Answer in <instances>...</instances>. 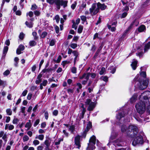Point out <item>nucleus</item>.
Wrapping results in <instances>:
<instances>
[{"mask_svg": "<svg viewBox=\"0 0 150 150\" xmlns=\"http://www.w3.org/2000/svg\"><path fill=\"white\" fill-rule=\"evenodd\" d=\"M7 135L6 134H4L2 137V139L4 140V142H5V143L4 144V145H5V144L6 143V142H7Z\"/></svg>", "mask_w": 150, "mask_h": 150, "instance_id": "obj_34", "label": "nucleus"}, {"mask_svg": "<svg viewBox=\"0 0 150 150\" xmlns=\"http://www.w3.org/2000/svg\"><path fill=\"white\" fill-rule=\"evenodd\" d=\"M149 104H148V105H147V111L149 112L150 113V96H149Z\"/></svg>", "mask_w": 150, "mask_h": 150, "instance_id": "obj_43", "label": "nucleus"}, {"mask_svg": "<svg viewBox=\"0 0 150 150\" xmlns=\"http://www.w3.org/2000/svg\"><path fill=\"white\" fill-rule=\"evenodd\" d=\"M81 136L79 135H76L74 138V144L76 148L79 149L81 147Z\"/></svg>", "mask_w": 150, "mask_h": 150, "instance_id": "obj_10", "label": "nucleus"}, {"mask_svg": "<svg viewBox=\"0 0 150 150\" xmlns=\"http://www.w3.org/2000/svg\"><path fill=\"white\" fill-rule=\"evenodd\" d=\"M100 79L106 82L108 81V77L105 76H101L100 78Z\"/></svg>", "mask_w": 150, "mask_h": 150, "instance_id": "obj_27", "label": "nucleus"}, {"mask_svg": "<svg viewBox=\"0 0 150 150\" xmlns=\"http://www.w3.org/2000/svg\"><path fill=\"white\" fill-rule=\"evenodd\" d=\"M97 6L98 7V9L99 11V9H100L101 10H105L106 7V6L104 4H102L100 3L99 2L97 4Z\"/></svg>", "mask_w": 150, "mask_h": 150, "instance_id": "obj_14", "label": "nucleus"}, {"mask_svg": "<svg viewBox=\"0 0 150 150\" xmlns=\"http://www.w3.org/2000/svg\"><path fill=\"white\" fill-rule=\"evenodd\" d=\"M81 20L83 21H85L86 20V17L84 16H80Z\"/></svg>", "mask_w": 150, "mask_h": 150, "instance_id": "obj_61", "label": "nucleus"}, {"mask_svg": "<svg viewBox=\"0 0 150 150\" xmlns=\"http://www.w3.org/2000/svg\"><path fill=\"white\" fill-rule=\"evenodd\" d=\"M92 124L91 122H89L87 125L86 129L85 130H86L87 131H88L89 129L92 127Z\"/></svg>", "mask_w": 150, "mask_h": 150, "instance_id": "obj_32", "label": "nucleus"}, {"mask_svg": "<svg viewBox=\"0 0 150 150\" xmlns=\"http://www.w3.org/2000/svg\"><path fill=\"white\" fill-rule=\"evenodd\" d=\"M141 49L140 50H139L138 52L136 53V55L139 56V58L142 57L143 54V52H142L143 49H142V51H141Z\"/></svg>", "mask_w": 150, "mask_h": 150, "instance_id": "obj_22", "label": "nucleus"}, {"mask_svg": "<svg viewBox=\"0 0 150 150\" xmlns=\"http://www.w3.org/2000/svg\"><path fill=\"white\" fill-rule=\"evenodd\" d=\"M150 41L145 46L144 49V51L145 52H146L147 50L150 49Z\"/></svg>", "mask_w": 150, "mask_h": 150, "instance_id": "obj_23", "label": "nucleus"}, {"mask_svg": "<svg viewBox=\"0 0 150 150\" xmlns=\"http://www.w3.org/2000/svg\"><path fill=\"white\" fill-rule=\"evenodd\" d=\"M72 53L74 55L75 57H78L79 55V53L78 52L76 51H74L72 52Z\"/></svg>", "mask_w": 150, "mask_h": 150, "instance_id": "obj_62", "label": "nucleus"}, {"mask_svg": "<svg viewBox=\"0 0 150 150\" xmlns=\"http://www.w3.org/2000/svg\"><path fill=\"white\" fill-rule=\"evenodd\" d=\"M10 71L8 70H7L4 71L3 74L4 76H7L10 74Z\"/></svg>", "mask_w": 150, "mask_h": 150, "instance_id": "obj_57", "label": "nucleus"}, {"mask_svg": "<svg viewBox=\"0 0 150 150\" xmlns=\"http://www.w3.org/2000/svg\"><path fill=\"white\" fill-rule=\"evenodd\" d=\"M47 33L46 32H44L42 33L41 37L43 38H44L47 35Z\"/></svg>", "mask_w": 150, "mask_h": 150, "instance_id": "obj_41", "label": "nucleus"}, {"mask_svg": "<svg viewBox=\"0 0 150 150\" xmlns=\"http://www.w3.org/2000/svg\"><path fill=\"white\" fill-rule=\"evenodd\" d=\"M51 141L49 139H46L44 142V144L46 146H50V144Z\"/></svg>", "mask_w": 150, "mask_h": 150, "instance_id": "obj_33", "label": "nucleus"}, {"mask_svg": "<svg viewBox=\"0 0 150 150\" xmlns=\"http://www.w3.org/2000/svg\"><path fill=\"white\" fill-rule=\"evenodd\" d=\"M90 13L92 16L96 15L99 12L98 7L96 4H93L89 9Z\"/></svg>", "mask_w": 150, "mask_h": 150, "instance_id": "obj_7", "label": "nucleus"}, {"mask_svg": "<svg viewBox=\"0 0 150 150\" xmlns=\"http://www.w3.org/2000/svg\"><path fill=\"white\" fill-rule=\"evenodd\" d=\"M71 72L73 74H76V68L75 67H73L71 69Z\"/></svg>", "mask_w": 150, "mask_h": 150, "instance_id": "obj_44", "label": "nucleus"}, {"mask_svg": "<svg viewBox=\"0 0 150 150\" xmlns=\"http://www.w3.org/2000/svg\"><path fill=\"white\" fill-rule=\"evenodd\" d=\"M5 45H6V46H8L10 45V41L9 39H7L5 41Z\"/></svg>", "mask_w": 150, "mask_h": 150, "instance_id": "obj_64", "label": "nucleus"}, {"mask_svg": "<svg viewBox=\"0 0 150 150\" xmlns=\"http://www.w3.org/2000/svg\"><path fill=\"white\" fill-rule=\"evenodd\" d=\"M85 103L86 105H89L87 110L89 111L92 110L95 107L96 104L94 102H91V100L89 99H86Z\"/></svg>", "mask_w": 150, "mask_h": 150, "instance_id": "obj_9", "label": "nucleus"}, {"mask_svg": "<svg viewBox=\"0 0 150 150\" xmlns=\"http://www.w3.org/2000/svg\"><path fill=\"white\" fill-rule=\"evenodd\" d=\"M56 33L57 34L59 32V28L58 26L55 25L54 27Z\"/></svg>", "mask_w": 150, "mask_h": 150, "instance_id": "obj_60", "label": "nucleus"}, {"mask_svg": "<svg viewBox=\"0 0 150 150\" xmlns=\"http://www.w3.org/2000/svg\"><path fill=\"white\" fill-rule=\"evenodd\" d=\"M33 142V144L35 146H36L37 145H38L40 143L39 141L38 140L36 139L34 140Z\"/></svg>", "mask_w": 150, "mask_h": 150, "instance_id": "obj_51", "label": "nucleus"}, {"mask_svg": "<svg viewBox=\"0 0 150 150\" xmlns=\"http://www.w3.org/2000/svg\"><path fill=\"white\" fill-rule=\"evenodd\" d=\"M14 128V126L13 125L9 124L8 125V130H13Z\"/></svg>", "mask_w": 150, "mask_h": 150, "instance_id": "obj_58", "label": "nucleus"}, {"mask_svg": "<svg viewBox=\"0 0 150 150\" xmlns=\"http://www.w3.org/2000/svg\"><path fill=\"white\" fill-rule=\"evenodd\" d=\"M100 33L99 32L98 33H96L94 35L93 39L95 40L96 38H98L100 39V38L99 37L98 35H100Z\"/></svg>", "mask_w": 150, "mask_h": 150, "instance_id": "obj_36", "label": "nucleus"}, {"mask_svg": "<svg viewBox=\"0 0 150 150\" xmlns=\"http://www.w3.org/2000/svg\"><path fill=\"white\" fill-rule=\"evenodd\" d=\"M150 92L146 91L141 93L139 96V101L135 105V108L138 112L140 114L143 113L145 110L146 105L149 104V96Z\"/></svg>", "mask_w": 150, "mask_h": 150, "instance_id": "obj_2", "label": "nucleus"}, {"mask_svg": "<svg viewBox=\"0 0 150 150\" xmlns=\"http://www.w3.org/2000/svg\"><path fill=\"white\" fill-rule=\"evenodd\" d=\"M86 2L83 1L81 7L82 8H85L86 6Z\"/></svg>", "mask_w": 150, "mask_h": 150, "instance_id": "obj_63", "label": "nucleus"}, {"mask_svg": "<svg viewBox=\"0 0 150 150\" xmlns=\"http://www.w3.org/2000/svg\"><path fill=\"white\" fill-rule=\"evenodd\" d=\"M114 134L113 133H112V134L110 139V142L107 144L108 146H109L110 144V143L112 142V140L116 138L117 135L116 134H115V135L113 136Z\"/></svg>", "mask_w": 150, "mask_h": 150, "instance_id": "obj_16", "label": "nucleus"}, {"mask_svg": "<svg viewBox=\"0 0 150 150\" xmlns=\"http://www.w3.org/2000/svg\"><path fill=\"white\" fill-rule=\"evenodd\" d=\"M24 49V46L22 45H20L16 50V53L18 54H20L22 53L21 51L23 50Z\"/></svg>", "mask_w": 150, "mask_h": 150, "instance_id": "obj_12", "label": "nucleus"}, {"mask_svg": "<svg viewBox=\"0 0 150 150\" xmlns=\"http://www.w3.org/2000/svg\"><path fill=\"white\" fill-rule=\"evenodd\" d=\"M76 86L78 87L77 88L76 91L77 93H79L80 91L79 89H81L82 88L81 84L80 83H76Z\"/></svg>", "mask_w": 150, "mask_h": 150, "instance_id": "obj_26", "label": "nucleus"}, {"mask_svg": "<svg viewBox=\"0 0 150 150\" xmlns=\"http://www.w3.org/2000/svg\"><path fill=\"white\" fill-rule=\"evenodd\" d=\"M126 110L125 109V108H121L118 113L116 115V118L117 120L119 121L123 117L125 114H126Z\"/></svg>", "mask_w": 150, "mask_h": 150, "instance_id": "obj_8", "label": "nucleus"}, {"mask_svg": "<svg viewBox=\"0 0 150 150\" xmlns=\"http://www.w3.org/2000/svg\"><path fill=\"white\" fill-rule=\"evenodd\" d=\"M80 109V111L81 112V118H83L85 113L86 111V108H83L82 109Z\"/></svg>", "mask_w": 150, "mask_h": 150, "instance_id": "obj_24", "label": "nucleus"}, {"mask_svg": "<svg viewBox=\"0 0 150 150\" xmlns=\"http://www.w3.org/2000/svg\"><path fill=\"white\" fill-rule=\"evenodd\" d=\"M29 16L32 18L33 16V13L32 11H30L29 12L27 13H26V16Z\"/></svg>", "mask_w": 150, "mask_h": 150, "instance_id": "obj_39", "label": "nucleus"}, {"mask_svg": "<svg viewBox=\"0 0 150 150\" xmlns=\"http://www.w3.org/2000/svg\"><path fill=\"white\" fill-rule=\"evenodd\" d=\"M32 35L34 37V39L35 40H37L38 39V37L37 36V33L35 32H33L32 33Z\"/></svg>", "mask_w": 150, "mask_h": 150, "instance_id": "obj_35", "label": "nucleus"}, {"mask_svg": "<svg viewBox=\"0 0 150 150\" xmlns=\"http://www.w3.org/2000/svg\"><path fill=\"white\" fill-rule=\"evenodd\" d=\"M135 21H134L128 27L127 29L125 31L123 34L122 35L121 37V39H123L125 37L129 31L132 28V26L134 25V23Z\"/></svg>", "mask_w": 150, "mask_h": 150, "instance_id": "obj_11", "label": "nucleus"}, {"mask_svg": "<svg viewBox=\"0 0 150 150\" xmlns=\"http://www.w3.org/2000/svg\"><path fill=\"white\" fill-rule=\"evenodd\" d=\"M19 120L17 118H14L13 121V123L14 124H17Z\"/></svg>", "mask_w": 150, "mask_h": 150, "instance_id": "obj_45", "label": "nucleus"}, {"mask_svg": "<svg viewBox=\"0 0 150 150\" xmlns=\"http://www.w3.org/2000/svg\"><path fill=\"white\" fill-rule=\"evenodd\" d=\"M32 96V94L31 93H29L27 96V99L28 100H30L31 99Z\"/></svg>", "mask_w": 150, "mask_h": 150, "instance_id": "obj_59", "label": "nucleus"}, {"mask_svg": "<svg viewBox=\"0 0 150 150\" xmlns=\"http://www.w3.org/2000/svg\"><path fill=\"white\" fill-rule=\"evenodd\" d=\"M40 121V120L39 119H38L36 120L33 126L34 127H36L38 125V124L39 123Z\"/></svg>", "mask_w": 150, "mask_h": 150, "instance_id": "obj_48", "label": "nucleus"}, {"mask_svg": "<svg viewBox=\"0 0 150 150\" xmlns=\"http://www.w3.org/2000/svg\"><path fill=\"white\" fill-rule=\"evenodd\" d=\"M6 113L8 115H12V111L10 109H8L6 110Z\"/></svg>", "mask_w": 150, "mask_h": 150, "instance_id": "obj_38", "label": "nucleus"}, {"mask_svg": "<svg viewBox=\"0 0 150 150\" xmlns=\"http://www.w3.org/2000/svg\"><path fill=\"white\" fill-rule=\"evenodd\" d=\"M62 59V57L60 55H59L57 59L55 61V62L57 63H59Z\"/></svg>", "mask_w": 150, "mask_h": 150, "instance_id": "obj_54", "label": "nucleus"}, {"mask_svg": "<svg viewBox=\"0 0 150 150\" xmlns=\"http://www.w3.org/2000/svg\"><path fill=\"white\" fill-rule=\"evenodd\" d=\"M71 47L74 49L77 47V45L75 43H72L70 45Z\"/></svg>", "mask_w": 150, "mask_h": 150, "instance_id": "obj_53", "label": "nucleus"}, {"mask_svg": "<svg viewBox=\"0 0 150 150\" xmlns=\"http://www.w3.org/2000/svg\"><path fill=\"white\" fill-rule=\"evenodd\" d=\"M108 28L112 32L115 31L116 30V28L115 27H112L111 25H109L108 26Z\"/></svg>", "mask_w": 150, "mask_h": 150, "instance_id": "obj_37", "label": "nucleus"}, {"mask_svg": "<svg viewBox=\"0 0 150 150\" xmlns=\"http://www.w3.org/2000/svg\"><path fill=\"white\" fill-rule=\"evenodd\" d=\"M55 42V40L52 39L51 40L50 42V45L51 46H53L54 45Z\"/></svg>", "mask_w": 150, "mask_h": 150, "instance_id": "obj_50", "label": "nucleus"}, {"mask_svg": "<svg viewBox=\"0 0 150 150\" xmlns=\"http://www.w3.org/2000/svg\"><path fill=\"white\" fill-rule=\"evenodd\" d=\"M138 95L137 94H134L130 98V100L131 103H133L136 101L137 99V97Z\"/></svg>", "mask_w": 150, "mask_h": 150, "instance_id": "obj_17", "label": "nucleus"}, {"mask_svg": "<svg viewBox=\"0 0 150 150\" xmlns=\"http://www.w3.org/2000/svg\"><path fill=\"white\" fill-rule=\"evenodd\" d=\"M89 143L88 144V146L86 150H93L94 149L95 147L94 146L96 144V137L95 136L93 135L91 137L89 141Z\"/></svg>", "mask_w": 150, "mask_h": 150, "instance_id": "obj_5", "label": "nucleus"}, {"mask_svg": "<svg viewBox=\"0 0 150 150\" xmlns=\"http://www.w3.org/2000/svg\"><path fill=\"white\" fill-rule=\"evenodd\" d=\"M24 37V34L23 33H20V35H19V38L21 40H23Z\"/></svg>", "mask_w": 150, "mask_h": 150, "instance_id": "obj_52", "label": "nucleus"}, {"mask_svg": "<svg viewBox=\"0 0 150 150\" xmlns=\"http://www.w3.org/2000/svg\"><path fill=\"white\" fill-rule=\"evenodd\" d=\"M29 139V138L28 137L25 135L24 136L23 138V141L24 142L27 141Z\"/></svg>", "mask_w": 150, "mask_h": 150, "instance_id": "obj_40", "label": "nucleus"}, {"mask_svg": "<svg viewBox=\"0 0 150 150\" xmlns=\"http://www.w3.org/2000/svg\"><path fill=\"white\" fill-rule=\"evenodd\" d=\"M144 132H140L138 135L134 138L133 141L132 145L134 146L142 145L144 143L143 138H144Z\"/></svg>", "mask_w": 150, "mask_h": 150, "instance_id": "obj_4", "label": "nucleus"}, {"mask_svg": "<svg viewBox=\"0 0 150 150\" xmlns=\"http://www.w3.org/2000/svg\"><path fill=\"white\" fill-rule=\"evenodd\" d=\"M54 19L56 20V22L57 23H58L59 21L60 18L58 15H56Z\"/></svg>", "mask_w": 150, "mask_h": 150, "instance_id": "obj_49", "label": "nucleus"}, {"mask_svg": "<svg viewBox=\"0 0 150 150\" xmlns=\"http://www.w3.org/2000/svg\"><path fill=\"white\" fill-rule=\"evenodd\" d=\"M8 47L7 46H5L4 47L3 50V57H5V55H6L8 50Z\"/></svg>", "mask_w": 150, "mask_h": 150, "instance_id": "obj_18", "label": "nucleus"}, {"mask_svg": "<svg viewBox=\"0 0 150 150\" xmlns=\"http://www.w3.org/2000/svg\"><path fill=\"white\" fill-rule=\"evenodd\" d=\"M52 68H48V69H43L42 71V72H43V73H45L46 72H47L48 73H52Z\"/></svg>", "mask_w": 150, "mask_h": 150, "instance_id": "obj_20", "label": "nucleus"}, {"mask_svg": "<svg viewBox=\"0 0 150 150\" xmlns=\"http://www.w3.org/2000/svg\"><path fill=\"white\" fill-rule=\"evenodd\" d=\"M54 3L56 5L57 10H58L60 9V6H63L64 8L67 6V1L60 0H56L54 1Z\"/></svg>", "mask_w": 150, "mask_h": 150, "instance_id": "obj_6", "label": "nucleus"}, {"mask_svg": "<svg viewBox=\"0 0 150 150\" xmlns=\"http://www.w3.org/2000/svg\"><path fill=\"white\" fill-rule=\"evenodd\" d=\"M75 126L74 125L71 126L69 129V131H70L71 133H73L75 130Z\"/></svg>", "mask_w": 150, "mask_h": 150, "instance_id": "obj_29", "label": "nucleus"}, {"mask_svg": "<svg viewBox=\"0 0 150 150\" xmlns=\"http://www.w3.org/2000/svg\"><path fill=\"white\" fill-rule=\"evenodd\" d=\"M63 139H60L57 142H54V144L56 145H59L60 144L61 142L63 141Z\"/></svg>", "mask_w": 150, "mask_h": 150, "instance_id": "obj_47", "label": "nucleus"}, {"mask_svg": "<svg viewBox=\"0 0 150 150\" xmlns=\"http://www.w3.org/2000/svg\"><path fill=\"white\" fill-rule=\"evenodd\" d=\"M122 141V140L120 139H118L117 140H116L115 142L117 143L116 145L118 146H121V144L117 143L118 142H121Z\"/></svg>", "mask_w": 150, "mask_h": 150, "instance_id": "obj_56", "label": "nucleus"}, {"mask_svg": "<svg viewBox=\"0 0 150 150\" xmlns=\"http://www.w3.org/2000/svg\"><path fill=\"white\" fill-rule=\"evenodd\" d=\"M121 130L122 132H126L127 135L131 138L135 137L138 131L137 127L132 125L129 126L128 128L125 125H123L121 126Z\"/></svg>", "mask_w": 150, "mask_h": 150, "instance_id": "obj_3", "label": "nucleus"}, {"mask_svg": "<svg viewBox=\"0 0 150 150\" xmlns=\"http://www.w3.org/2000/svg\"><path fill=\"white\" fill-rule=\"evenodd\" d=\"M146 68L141 67L139 74H137L133 80V82L135 83V86L140 90H144L146 88L149 83V82L144 80V79L146 77Z\"/></svg>", "mask_w": 150, "mask_h": 150, "instance_id": "obj_1", "label": "nucleus"}, {"mask_svg": "<svg viewBox=\"0 0 150 150\" xmlns=\"http://www.w3.org/2000/svg\"><path fill=\"white\" fill-rule=\"evenodd\" d=\"M47 81L46 80H45L43 81L42 83H41V84H42L43 85V86H46L47 85Z\"/></svg>", "mask_w": 150, "mask_h": 150, "instance_id": "obj_55", "label": "nucleus"}, {"mask_svg": "<svg viewBox=\"0 0 150 150\" xmlns=\"http://www.w3.org/2000/svg\"><path fill=\"white\" fill-rule=\"evenodd\" d=\"M28 90H25L22 92V93L21 95V96H25L28 93Z\"/></svg>", "mask_w": 150, "mask_h": 150, "instance_id": "obj_42", "label": "nucleus"}, {"mask_svg": "<svg viewBox=\"0 0 150 150\" xmlns=\"http://www.w3.org/2000/svg\"><path fill=\"white\" fill-rule=\"evenodd\" d=\"M32 126V124L31 123V120H29L28 121V122H27L25 125V127L26 128H28V130H29Z\"/></svg>", "mask_w": 150, "mask_h": 150, "instance_id": "obj_19", "label": "nucleus"}, {"mask_svg": "<svg viewBox=\"0 0 150 150\" xmlns=\"http://www.w3.org/2000/svg\"><path fill=\"white\" fill-rule=\"evenodd\" d=\"M72 23H73L72 28H74L75 30H76L77 28L78 25L76 23L74 20H72Z\"/></svg>", "mask_w": 150, "mask_h": 150, "instance_id": "obj_28", "label": "nucleus"}, {"mask_svg": "<svg viewBox=\"0 0 150 150\" xmlns=\"http://www.w3.org/2000/svg\"><path fill=\"white\" fill-rule=\"evenodd\" d=\"M25 24L29 28H31L33 27V23L32 22H28V21H26L25 22Z\"/></svg>", "mask_w": 150, "mask_h": 150, "instance_id": "obj_25", "label": "nucleus"}, {"mask_svg": "<svg viewBox=\"0 0 150 150\" xmlns=\"http://www.w3.org/2000/svg\"><path fill=\"white\" fill-rule=\"evenodd\" d=\"M29 45L30 46H34L36 45V43L34 40H31L30 41Z\"/></svg>", "mask_w": 150, "mask_h": 150, "instance_id": "obj_31", "label": "nucleus"}, {"mask_svg": "<svg viewBox=\"0 0 150 150\" xmlns=\"http://www.w3.org/2000/svg\"><path fill=\"white\" fill-rule=\"evenodd\" d=\"M146 29L145 26L144 25H141L136 30V31L140 33L144 32Z\"/></svg>", "mask_w": 150, "mask_h": 150, "instance_id": "obj_13", "label": "nucleus"}, {"mask_svg": "<svg viewBox=\"0 0 150 150\" xmlns=\"http://www.w3.org/2000/svg\"><path fill=\"white\" fill-rule=\"evenodd\" d=\"M83 26L82 25H79L77 30V32L79 33H81L83 31Z\"/></svg>", "mask_w": 150, "mask_h": 150, "instance_id": "obj_30", "label": "nucleus"}, {"mask_svg": "<svg viewBox=\"0 0 150 150\" xmlns=\"http://www.w3.org/2000/svg\"><path fill=\"white\" fill-rule=\"evenodd\" d=\"M44 135L43 134L37 135L35 137V139H38L41 140H42L44 138Z\"/></svg>", "mask_w": 150, "mask_h": 150, "instance_id": "obj_21", "label": "nucleus"}, {"mask_svg": "<svg viewBox=\"0 0 150 150\" xmlns=\"http://www.w3.org/2000/svg\"><path fill=\"white\" fill-rule=\"evenodd\" d=\"M105 71V69L104 67H102L100 71L99 74L100 75H103L104 74Z\"/></svg>", "mask_w": 150, "mask_h": 150, "instance_id": "obj_46", "label": "nucleus"}, {"mask_svg": "<svg viewBox=\"0 0 150 150\" xmlns=\"http://www.w3.org/2000/svg\"><path fill=\"white\" fill-rule=\"evenodd\" d=\"M137 61L135 59H134L133 60L132 63L131 64V66L133 70H135L137 68Z\"/></svg>", "mask_w": 150, "mask_h": 150, "instance_id": "obj_15", "label": "nucleus"}]
</instances>
